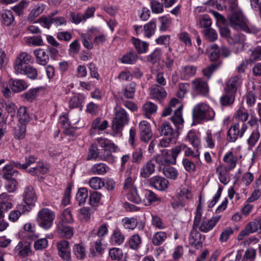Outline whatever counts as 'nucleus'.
Returning <instances> with one entry per match:
<instances>
[{
    "mask_svg": "<svg viewBox=\"0 0 261 261\" xmlns=\"http://www.w3.org/2000/svg\"><path fill=\"white\" fill-rule=\"evenodd\" d=\"M23 200L27 207L31 210L30 206H34L37 201V198L34 188L31 186L25 188L23 194Z\"/></svg>",
    "mask_w": 261,
    "mask_h": 261,
    "instance_id": "nucleus-13",
    "label": "nucleus"
},
{
    "mask_svg": "<svg viewBox=\"0 0 261 261\" xmlns=\"http://www.w3.org/2000/svg\"><path fill=\"white\" fill-rule=\"evenodd\" d=\"M32 59V57L25 52L20 54L16 59L14 68L15 70H21L20 67L28 64Z\"/></svg>",
    "mask_w": 261,
    "mask_h": 261,
    "instance_id": "nucleus-19",
    "label": "nucleus"
},
{
    "mask_svg": "<svg viewBox=\"0 0 261 261\" xmlns=\"http://www.w3.org/2000/svg\"><path fill=\"white\" fill-rule=\"evenodd\" d=\"M14 251L18 256L22 257H25L32 254L30 243L27 241L19 242L14 248Z\"/></svg>",
    "mask_w": 261,
    "mask_h": 261,
    "instance_id": "nucleus-17",
    "label": "nucleus"
},
{
    "mask_svg": "<svg viewBox=\"0 0 261 261\" xmlns=\"http://www.w3.org/2000/svg\"><path fill=\"white\" fill-rule=\"evenodd\" d=\"M30 208L27 207L25 205L21 204L18 206V210L12 211L9 215V220L12 222H15L20 216L21 213H24L25 212H29Z\"/></svg>",
    "mask_w": 261,
    "mask_h": 261,
    "instance_id": "nucleus-28",
    "label": "nucleus"
},
{
    "mask_svg": "<svg viewBox=\"0 0 261 261\" xmlns=\"http://www.w3.org/2000/svg\"><path fill=\"white\" fill-rule=\"evenodd\" d=\"M182 106L179 105L175 110L173 116L171 117V120L176 126L179 127V125H182L184 120L182 116Z\"/></svg>",
    "mask_w": 261,
    "mask_h": 261,
    "instance_id": "nucleus-25",
    "label": "nucleus"
},
{
    "mask_svg": "<svg viewBox=\"0 0 261 261\" xmlns=\"http://www.w3.org/2000/svg\"><path fill=\"white\" fill-rule=\"evenodd\" d=\"M163 172L165 177L173 180H175L178 176L177 170L175 168L171 166L164 167Z\"/></svg>",
    "mask_w": 261,
    "mask_h": 261,
    "instance_id": "nucleus-36",
    "label": "nucleus"
},
{
    "mask_svg": "<svg viewBox=\"0 0 261 261\" xmlns=\"http://www.w3.org/2000/svg\"><path fill=\"white\" fill-rule=\"evenodd\" d=\"M215 115L213 110L204 103H199L194 106L192 111L194 120L199 122L202 120H212Z\"/></svg>",
    "mask_w": 261,
    "mask_h": 261,
    "instance_id": "nucleus-4",
    "label": "nucleus"
},
{
    "mask_svg": "<svg viewBox=\"0 0 261 261\" xmlns=\"http://www.w3.org/2000/svg\"><path fill=\"white\" fill-rule=\"evenodd\" d=\"M184 148V146H176L171 150H162L161 153L155 157L156 163L163 166L175 165L178 155Z\"/></svg>",
    "mask_w": 261,
    "mask_h": 261,
    "instance_id": "nucleus-3",
    "label": "nucleus"
},
{
    "mask_svg": "<svg viewBox=\"0 0 261 261\" xmlns=\"http://www.w3.org/2000/svg\"><path fill=\"white\" fill-rule=\"evenodd\" d=\"M147 182L149 185L159 191L166 190L169 185V181L166 178L159 175L150 178Z\"/></svg>",
    "mask_w": 261,
    "mask_h": 261,
    "instance_id": "nucleus-12",
    "label": "nucleus"
},
{
    "mask_svg": "<svg viewBox=\"0 0 261 261\" xmlns=\"http://www.w3.org/2000/svg\"><path fill=\"white\" fill-rule=\"evenodd\" d=\"M216 138L218 141L221 140V134L220 133H217L213 135L210 132H206V136L204 139L206 142L207 146L211 149H213L215 147V143L214 142V138Z\"/></svg>",
    "mask_w": 261,
    "mask_h": 261,
    "instance_id": "nucleus-37",
    "label": "nucleus"
},
{
    "mask_svg": "<svg viewBox=\"0 0 261 261\" xmlns=\"http://www.w3.org/2000/svg\"><path fill=\"white\" fill-rule=\"evenodd\" d=\"M141 243V238L138 234L133 235L128 241L129 247L135 250H137L140 248Z\"/></svg>",
    "mask_w": 261,
    "mask_h": 261,
    "instance_id": "nucleus-38",
    "label": "nucleus"
},
{
    "mask_svg": "<svg viewBox=\"0 0 261 261\" xmlns=\"http://www.w3.org/2000/svg\"><path fill=\"white\" fill-rule=\"evenodd\" d=\"M137 56L134 53H129L121 58V62L125 64H133L136 61Z\"/></svg>",
    "mask_w": 261,
    "mask_h": 261,
    "instance_id": "nucleus-58",
    "label": "nucleus"
},
{
    "mask_svg": "<svg viewBox=\"0 0 261 261\" xmlns=\"http://www.w3.org/2000/svg\"><path fill=\"white\" fill-rule=\"evenodd\" d=\"M200 26L204 29L210 28L212 25V21L210 16L207 15H202L199 17Z\"/></svg>",
    "mask_w": 261,
    "mask_h": 261,
    "instance_id": "nucleus-59",
    "label": "nucleus"
},
{
    "mask_svg": "<svg viewBox=\"0 0 261 261\" xmlns=\"http://www.w3.org/2000/svg\"><path fill=\"white\" fill-rule=\"evenodd\" d=\"M192 92L197 95H205L208 92V87L206 82L196 78L191 82Z\"/></svg>",
    "mask_w": 261,
    "mask_h": 261,
    "instance_id": "nucleus-9",
    "label": "nucleus"
},
{
    "mask_svg": "<svg viewBox=\"0 0 261 261\" xmlns=\"http://www.w3.org/2000/svg\"><path fill=\"white\" fill-rule=\"evenodd\" d=\"M109 256L112 260H119L122 257L123 252L119 248H113L109 250Z\"/></svg>",
    "mask_w": 261,
    "mask_h": 261,
    "instance_id": "nucleus-57",
    "label": "nucleus"
},
{
    "mask_svg": "<svg viewBox=\"0 0 261 261\" xmlns=\"http://www.w3.org/2000/svg\"><path fill=\"white\" fill-rule=\"evenodd\" d=\"M229 10L231 13L228 15L227 19L232 29L254 34L259 32L260 29L249 22L239 7L236 8L234 10Z\"/></svg>",
    "mask_w": 261,
    "mask_h": 261,
    "instance_id": "nucleus-1",
    "label": "nucleus"
},
{
    "mask_svg": "<svg viewBox=\"0 0 261 261\" xmlns=\"http://www.w3.org/2000/svg\"><path fill=\"white\" fill-rule=\"evenodd\" d=\"M21 70H15L16 73L25 74L31 79H36L38 76L37 70L31 65H25L20 67Z\"/></svg>",
    "mask_w": 261,
    "mask_h": 261,
    "instance_id": "nucleus-22",
    "label": "nucleus"
},
{
    "mask_svg": "<svg viewBox=\"0 0 261 261\" xmlns=\"http://www.w3.org/2000/svg\"><path fill=\"white\" fill-rule=\"evenodd\" d=\"M161 136L177 139L178 137V131L171 126L169 122L162 123L158 128Z\"/></svg>",
    "mask_w": 261,
    "mask_h": 261,
    "instance_id": "nucleus-11",
    "label": "nucleus"
},
{
    "mask_svg": "<svg viewBox=\"0 0 261 261\" xmlns=\"http://www.w3.org/2000/svg\"><path fill=\"white\" fill-rule=\"evenodd\" d=\"M150 5L152 12L153 13H161L164 10V4L163 3H161L157 0H151L150 1Z\"/></svg>",
    "mask_w": 261,
    "mask_h": 261,
    "instance_id": "nucleus-48",
    "label": "nucleus"
},
{
    "mask_svg": "<svg viewBox=\"0 0 261 261\" xmlns=\"http://www.w3.org/2000/svg\"><path fill=\"white\" fill-rule=\"evenodd\" d=\"M109 170V167L102 163L94 164L91 168V172L95 175H103Z\"/></svg>",
    "mask_w": 261,
    "mask_h": 261,
    "instance_id": "nucleus-29",
    "label": "nucleus"
},
{
    "mask_svg": "<svg viewBox=\"0 0 261 261\" xmlns=\"http://www.w3.org/2000/svg\"><path fill=\"white\" fill-rule=\"evenodd\" d=\"M55 217L54 212L48 208H43L38 212L36 220L39 226L48 229L53 225Z\"/></svg>",
    "mask_w": 261,
    "mask_h": 261,
    "instance_id": "nucleus-5",
    "label": "nucleus"
},
{
    "mask_svg": "<svg viewBox=\"0 0 261 261\" xmlns=\"http://www.w3.org/2000/svg\"><path fill=\"white\" fill-rule=\"evenodd\" d=\"M210 50L211 51L210 56V60L212 61L217 60L220 56V52L218 45L216 44H213L210 47Z\"/></svg>",
    "mask_w": 261,
    "mask_h": 261,
    "instance_id": "nucleus-52",
    "label": "nucleus"
},
{
    "mask_svg": "<svg viewBox=\"0 0 261 261\" xmlns=\"http://www.w3.org/2000/svg\"><path fill=\"white\" fill-rule=\"evenodd\" d=\"M223 161L227 164V168L232 170L236 166L237 157L233 154L232 152L229 151L224 156Z\"/></svg>",
    "mask_w": 261,
    "mask_h": 261,
    "instance_id": "nucleus-30",
    "label": "nucleus"
},
{
    "mask_svg": "<svg viewBox=\"0 0 261 261\" xmlns=\"http://www.w3.org/2000/svg\"><path fill=\"white\" fill-rule=\"evenodd\" d=\"M9 86L14 92H20L25 90L28 85L23 80H13L11 79L9 81Z\"/></svg>",
    "mask_w": 261,
    "mask_h": 261,
    "instance_id": "nucleus-20",
    "label": "nucleus"
},
{
    "mask_svg": "<svg viewBox=\"0 0 261 261\" xmlns=\"http://www.w3.org/2000/svg\"><path fill=\"white\" fill-rule=\"evenodd\" d=\"M127 198L128 200L137 204L142 202V199L138 194L136 188H132L130 190H129L127 194Z\"/></svg>",
    "mask_w": 261,
    "mask_h": 261,
    "instance_id": "nucleus-40",
    "label": "nucleus"
},
{
    "mask_svg": "<svg viewBox=\"0 0 261 261\" xmlns=\"http://www.w3.org/2000/svg\"><path fill=\"white\" fill-rule=\"evenodd\" d=\"M123 225L125 228L134 229L138 224L137 219L134 218H125L122 219Z\"/></svg>",
    "mask_w": 261,
    "mask_h": 261,
    "instance_id": "nucleus-47",
    "label": "nucleus"
},
{
    "mask_svg": "<svg viewBox=\"0 0 261 261\" xmlns=\"http://www.w3.org/2000/svg\"><path fill=\"white\" fill-rule=\"evenodd\" d=\"M136 90V84L132 82L127 85L125 88L124 95L127 98H133Z\"/></svg>",
    "mask_w": 261,
    "mask_h": 261,
    "instance_id": "nucleus-55",
    "label": "nucleus"
},
{
    "mask_svg": "<svg viewBox=\"0 0 261 261\" xmlns=\"http://www.w3.org/2000/svg\"><path fill=\"white\" fill-rule=\"evenodd\" d=\"M128 122V118L125 111L120 109L116 111L112 123V129L115 134L121 132L123 126Z\"/></svg>",
    "mask_w": 261,
    "mask_h": 261,
    "instance_id": "nucleus-6",
    "label": "nucleus"
},
{
    "mask_svg": "<svg viewBox=\"0 0 261 261\" xmlns=\"http://www.w3.org/2000/svg\"><path fill=\"white\" fill-rule=\"evenodd\" d=\"M52 16L53 15H48V16L41 17L36 22H39L43 27L49 29L51 24H53Z\"/></svg>",
    "mask_w": 261,
    "mask_h": 261,
    "instance_id": "nucleus-54",
    "label": "nucleus"
},
{
    "mask_svg": "<svg viewBox=\"0 0 261 261\" xmlns=\"http://www.w3.org/2000/svg\"><path fill=\"white\" fill-rule=\"evenodd\" d=\"M132 41L139 54L144 53L147 51L148 44L146 42L141 41L140 40L135 38L132 39Z\"/></svg>",
    "mask_w": 261,
    "mask_h": 261,
    "instance_id": "nucleus-39",
    "label": "nucleus"
},
{
    "mask_svg": "<svg viewBox=\"0 0 261 261\" xmlns=\"http://www.w3.org/2000/svg\"><path fill=\"white\" fill-rule=\"evenodd\" d=\"M2 21L6 25H9L13 22L14 17L10 10H5L2 14Z\"/></svg>",
    "mask_w": 261,
    "mask_h": 261,
    "instance_id": "nucleus-45",
    "label": "nucleus"
},
{
    "mask_svg": "<svg viewBox=\"0 0 261 261\" xmlns=\"http://www.w3.org/2000/svg\"><path fill=\"white\" fill-rule=\"evenodd\" d=\"M108 125V122L107 120H105L101 122L100 118H96L92 122L91 129L103 130L107 128Z\"/></svg>",
    "mask_w": 261,
    "mask_h": 261,
    "instance_id": "nucleus-41",
    "label": "nucleus"
},
{
    "mask_svg": "<svg viewBox=\"0 0 261 261\" xmlns=\"http://www.w3.org/2000/svg\"><path fill=\"white\" fill-rule=\"evenodd\" d=\"M167 238L166 232L158 231L155 233L152 238V243L154 246H159L166 241Z\"/></svg>",
    "mask_w": 261,
    "mask_h": 261,
    "instance_id": "nucleus-32",
    "label": "nucleus"
},
{
    "mask_svg": "<svg viewBox=\"0 0 261 261\" xmlns=\"http://www.w3.org/2000/svg\"><path fill=\"white\" fill-rule=\"evenodd\" d=\"M256 98L255 94L253 91H250L244 97V99L249 107H252L255 103Z\"/></svg>",
    "mask_w": 261,
    "mask_h": 261,
    "instance_id": "nucleus-61",
    "label": "nucleus"
},
{
    "mask_svg": "<svg viewBox=\"0 0 261 261\" xmlns=\"http://www.w3.org/2000/svg\"><path fill=\"white\" fill-rule=\"evenodd\" d=\"M196 70V67L193 65H187L182 67L181 75L184 79H188L195 74Z\"/></svg>",
    "mask_w": 261,
    "mask_h": 261,
    "instance_id": "nucleus-31",
    "label": "nucleus"
},
{
    "mask_svg": "<svg viewBox=\"0 0 261 261\" xmlns=\"http://www.w3.org/2000/svg\"><path fill=\"white\" fill-rule=\"evenodd\" d=\"M157 108V106L151 102L148 101L144 103L143 109L146 117L150 118L152 114L156 113Z\"/></svg>",
    "mask_w": 261,
    "mask_h": 261,
    "instance_id": "nucleus-34",
    "label": "nucleus"
},
{
    "mask_svg": "<svg viewBox=\"0 0 261 261\" xmlns=\"http://www.w3.org/2000/svg\"><path fill=\"white\" fill-rule=\"evenodd\" d=\"M247 126L244 122L236 123L230 127L227 133V140L229 142H234L238 138L243 136Z\"/></svg>",
    "mask_w": 261,
    "mask_h": 261,
    "instance_id": "nucleus-7",
    "label": "nucleus"
},
{
    "mask_svg": "<svg viewBox=\"0 0 261 261\" xmlns=\"http://www.w3.org/2000/svg\"><path fill=\"white\" fill-rule=\"evenodd\" d=\"M201 237L202 234L197 230V228H194L192 227L189 238V244L197 249L201 248L202 246Z\"/></svg>",
    "mask_w": 261,
    "mask_h": 261,
    "instance_id": "nucleus-18",
    "label": "nucleus"
},
{
    "mask_svg": "<svg viewBox=\"0 0 261 261\" xmlns=\"http://www.w3.org/2000/svg\"><path fill=\"white\" fill-rule=\"evenodd\" d=\"M257 231L261 233V218L256 219L248 223L245 228L240 232L238 239L242 240L244 236Z\"/></svg>",
    "mask_w": 261,
    "mask_h": 261,
    "instance_id": "nucleus-8",
    "label": "nucleus"
},
{
    "mask_svg": "<svg viewBox=\"0 0 261 261\" xmlns=\"http://www.w3.org/2000/svg\"><path fill=\"white\" fill-rule=\"evenodd\" d=\"M140 138L142 141L147 142L151 139L152 133L149 123L145 120L141 121L139 124Z\"/></svg>",
    "mask_w": 261,
    "mask_h": 261,
    "instance_id": "nucleus-14",
    "label": "nucleus"
},
{
    "mask_svg": "<svg viewBox=\"0 0 261 261\" xmlns=\"http://www.w3.org/2000/svg\"><path fill=\"white\" fill-rule=\"evenodd\" d=\"M83 98L82 96L76 95L73 96L70 100L69 105L71 109L79 107L83 102Z\"/></svg>",
    "mask_w": 261,
    "mask_h": 261,
    "instance_id": "nucleus-62",
    "label": "nucleus"
},
{
    "mask_svg": "<svg viewBox=\"0 0 261 261\" xmlns=\"http://www.w3.org/2000/svg\"><path fill=\"white\" fill-rule=\"evenodd\" d=\"M235 96L236 94L234 93L225 92L220 99L221 105L225 107L232 105L234 102Z\"/></svg>",
    "mask_w": 261,
    "mask_h": 261,
    "instance_id": "nucleus-33",
    "label": "nucleus"
},
{
    "mask_svg": "<svg viewBox=\"0 0 261 261\" xmlns=\"http://www.w3.org/2000/svg\"><path fill=\"white\" fill-rule=\"evenodd\" d=\"M23 164L18 162L11 161L9 164L6 165L3 169V177L6 179H10L11 177L16 176L18 172L14 169V168L18 169H23Z\"/></svg>",
    "mask_w": 261,
    "mask_h": 261,
    "instance_id": "nucleus-10",
    "label": "nucleus"
},
{
    "mask_svg": "<svg viewBox=\"0 0 261 261\" xmlns=\"http://www.w3.org/2000/svg\"><path fill=\"white\" fill-rule=\"evenodd\" d=\"M202 212V208L200 205H199L197 207L193 227L198 229L202 232L206 233L212 230L215 226L220 220V216L213 217L208 220L203 219L201 221Z\"/></svg>",
    "mask_w": 261,
    "mask_h": 261,
    "instance_id": "nucleus-2",
    "label": "nucleus"
},
{
    "mask_svg": "<svg viewBox=\"0 0 261 261\" xmlns=\"http://www.w3.org/2000/svg\"><path fill=\"white\" fill-rule=\"evenodd\" d=\"M98 141L100 147L103 148L102 149L111 148L112 149L113 151H116L117 147L113 143L111 142V141L108 139L100 138L98 140Z\"/></svg>",
    "mask_w": 261,
    "mask_h": 261,
    "instance_id": "nucleus-50",
    "label": "nucleus"
},
{
    "mask_svg": "<svg viewBox=\"0 0 261 261\" xmlns=\"http://www.w3.org/2000/svg\"><path fill=\"white\" fill-rule=\"evenodd\" d=\"M186 140L189 141L194 147L197 148L200 145V140L193 132H189L186 137Z\"/></svg>",
    "mask_w": 261,
    "mask_h": 261,
    "instance_id": "nucleus-53",
    "label": "nucleus"
},
{
    "mask_svg": "<svg viewBox=\"0 0 261 261\" xmlns=\"http://www.w3.org/2000/svg\"><path fill=\"white\" fill-rule=\"evenodd\" d=\"M220 63H212L210 66L203 69L202 70L203 75L210 79L213 72L220 66Z\"/></svg>",
    "mask_w": 261,
    "mask_h": 261,
    "instance_id": "nucleus-60",
    "label": "nucleus"
},
{
    "mask_svg": "<svg viewBox=\"0 0 261 261\" xmlns=\"http://www.w3.org/2000/svg\"><path fill=\"white\" fill-rule=\"evenodd\" d=\"M154 171L155 164L151 160H149L141 168L140 176L144 178H147L152 175Z\"/></svg>",
    "mask_w": 261,
    "mask_h": 261,
    "instance_id": "nucleus-21",
    "label": "nucleus"
},
{
    "mask_svg": "<svg viewBox=\"0 0 261 261\" xmlns=\"http://www.w3.org/2000/svg\"><path fill=\"white\" fill-rule=\"evenodd\" d=\"M88 196V190L86 188H80L76 195V199L79 201L80 205L84 204Z\"/></svg>",
    "mask_w": 261,
    "mask_h": 261,
    "instance_id": "nucleus-46",
    "label": "nucleus"
},
{
    "mask_svg": "<svg viewBox=\"0 0 261 261\" xmlns=\"http://www.w3.org/2000/svg\"><path fill=\"white\" fill-rule=\"evenodd\" d=\"M112 149L111 148L102 149L99 151V158L101 160L106 161L109 163H113L114 158L112 154Z\"/></svg>",
    "mask_w": 261,
    "mask_h": 261,
    "instance_id": "nucleus-35",
    "label": "nucleus"
},
{
    "mask_svg": "<svg viewBox=\"0 0 261 261\" xmlns=\"http://www.w3.org/2000/svg\"><path fill=\"white\" fill-rule=\"evenodd\" d=\"M230 170L227 167L222 165H219L217 168L216 172L218 174L219 179L222 184L226 185L229 181L228 172Z\"/></svg>",
    "mask_w": 261,
    "mask_h": 261,
    "instance_id": "nucleus-23",
    "label": "nucleus"
},
{
    "mask_svg": "<svg viewBox=\"0 0 261 261\" xmlns=\"http://www.w3.org/2000/svg\"><path fill=\"white\" fill-rule=\"evenodd\" d=\"M242 84V79L240 76H233L227 82L225 91L226 92L236 94L237 91L241 88Z\"/></svg>",
    "mask_w": 261,
    "mask_h": 261,
    "instance_id": "nucleus-15",
    "label": "nucleus"
},
{
    "mask_svg": "<svg viewBox=\"0 0 261 261\" xmlns=\"http://www.w3.org/2000/svg\"><path fill=\"white\" fill-rule=\"evenodd\" d=\"M145 199H142L145 205H149L151 202L156 200L155 194L150 190H145L144 192Z\"/></svg>",
    "mask_w": 261,
    "mask_h": 261,
    "instance_id": "nucleus-56",
    "label": "nucleus"
},
{
    "mask_svg": "<svg viewBox=\"0 0 261 261\" xmlns=\"http://www.w3.org/2000/svg\"><path fill=\"white\" fill-rule=\"evenodd\" d=\"M241 257L242 255L239 251L237 254L232 252L227 254L221 261H240Z\"/></svg>",
    "mask_w": 261,
    "mask_h": 261,
    "instance_id": "nucleus-64",
    "label": "nucleus"
},
{
    "mask_svg": "<svg viewBox=\"0 0 261 261\" xmlns=\"http://www.w3.org/2000/svg\"><path fill=\"white\" fill-rule=\"evenodd\" d=\"M156 28V24L154 21H150L145 24L143 28V32L145 37L150 38L154 33Z\"/></svg>",
    "mask_w": 261,
    "mask_h": 261,
    "instance_id": "nucleus-42",
    "label": "nucleus"
},
{
    "mask_svg": "<svg viewBox=\"0 0 261 261\" xmlns=\"http://www.w3.org/2000/svg\"><path fill=\"white\" fill-rule=\"evenodd\" d=\"M58 254L64 260L68 261L70 259L69 244L68 241L61 240L57 243Z\"/></svg>",
    "mask_w": 261,
    "mask_h": 261,
    "instance_id": "nucleus-16",
    "label": "nucleus"
},
{
    "mask_svg": "<svg viewBox=\"0 0 261 261\" xmlns=\"http://www.w3.org/2000/svg\"><path fill=\"white\" fill-rule=\"evenodd\" d=\"M182 164L185 169L188 172H193L196 170L195 164L188 159H183Z\"/></svg>",
    "mask_w": 261,
    "mask_h": 261,
    "instance_id": "nucleus-63",
    "label": "nucleus"
},
{
    "mask_svg": "<svg viewBox=\"0 0 261 261\" xmlns=\"http://www.w3.org/2000/svg\"><path fill=\"white\" fill-rule=\"evenodd\" d=\"M202 33L205 38L211 42L214 41L217 39V34L212 28L204 29Z\"/></svg>",
    "mask_w": 261,
    "mask_h": 261,
    "instance_id": "nucleus-51",
    "label": "nucleus"
},
{
    "mask_svg": "<svg viewBox=\"0 0 261 261\" xmlns=\"http://www.w3.org/2000/svg\"><path fill=\"white\" fill-rule=\"evenodd\" d=\"M34 55L36 57V63L39 65L45 66L49 61L48 55L41 48L35 49Z\"/></svg>",
    "mask_w": 261,
    "mask_h": 261,
    "instance_id": "nucleus-24",
    "label": "nucleus"
},
{
    "mask_svg": "<svg viewBox=\"0 0 261 261\" xmlns=\"http://www.w3.org/2000/svg\"><path fill=\"white\" fill-rule=\"evenodd\" d=\"M150 94L153 98L160 99L166 96L164 89L158 85H153L150 89Z\"/></svg>",
    "mask_w": 261,
    "mask_h": 261,
    "instance_id": "nucleus-26",
    "label": "nucleus"
},
{
    "mask_svg": "<svg viewBox=\"0 0 261 261\" xmlns=\"http://www.w3.org/2000/svg\"><path fill=\"white\" fill-rule=\"evenodd\" d=\"M17 116L19 122L23 125H26L30 120L27 108L24 106L20 107L17 111Z\"/></svg>",
    "mask_w": 261,
    "mask_h": 261,
    "instance_id": "nucleus-27",
    "label": "nucleus"
},
{
    "mask_svg": "<svg viewBox=\"0 0 261 261\" xmlns=\"http://www.w3.org/2000/svg\"><path fill=\"white\" fill-rule=\"evenodd\" d=\"M89 184L93 189H100L105 186V182L102 179L98 177H93L90 179Z\"/></svg>",
    "mask_w": 261,
    "mask_h": 261,
    "instance_id": "nucleus-44",
    "label": "nucleus"
},
{
    "mask_svg": "<svg viewBox=\"0 0 261 261\" xmlns=\"http://www.w3.org/2000/svg\"><path fill=\"white\" fill-rule=\"evenodd\" d=\"M101 194L97 191L90 192L89 197V204L93 206H97L101 199Z\"/></svg>",
    "mask_w": 261,
    "mask_h": 261,
    "instance_id": "nucleus-49",
    "label": "nucleus"
},
{
    "mask_svg": "<svg viewBox=\"0 0 261 261\" xmlns=\"http://www.w3.org/2000/svg\"><path fill=\"white\" fill-rule=\"evenodd\" d=\"M73 251L78 259H83L86 256L85 248L81 244L74 245L73 248Z\"/></svg>",
    "mask_w": 261,
    "mask_h": 261,
    "instance_id": "nucleus-43",
    "label": "nucleus"
}]
</instances>
